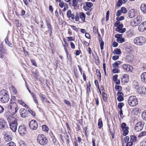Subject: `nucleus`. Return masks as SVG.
Masks as SVG:
<instances>
[{
  "instance_id": "obj_1",
  "label": "nucleus",
  "mask_w": 146,
  "mask_h": 146,
  "mask_svg": "<svg viewBox=\"0 0 146 146\" xmlns=\"http://www.w3.org/2000/svg\"><path fill=\"white\" fill-rule=\"evenodd\" d=\"M9 98L8 92L3 89L0 92V100L2 102L5 103L7 102Z\"/></svg>"
},
{
  "instance_id": "obj_2",
  "label": "nucleus",
  "mask_w": 146,
  "mask_h": 146,
  "mask_svg": "<svg viewBox=\"0 0 146 146\" xmlns=\"http://www.w3.org/2000/svg\"><path fill=\"white\" fill-rule=\"evenodd\" d=\"M37 141L40 145L45 146L47 143L48 139L44 135L40 134L37 137Z\"/></svg>"
},
{
  "instance_id": "obj_3",
  "label": "nucleus",
  "mask_w": 146,
  "mask_h": 146,
  "mask_svg": "<svg viewBox=\"0 0 146 146\" xmlns=\"http://www.w3.org/2000/svg\"><path fill=\"white\" fill-rule=\"evenodd\" d=\"M17 121L14 116L11 117L10 115V128L14 132L17 129Z\"/></svg>"
},
{
  "instance_id": "obj_4",
  "label": "nucleus",
  "mask_w": 146,
  "mask_h": 146,
  "mask_svg": "<svg viewBox=\"0 0 146 146\" xmlns=\"http://www.w3.org/2000/svg\"><path fill=\"white\" fill-rule=\"evenodd\" d=\"M145 38L143 36H139L136 37L133 40L134 43L138 46H142L145 42Z\"/></svg>"
},
{
  "instance_id": "obj_5",
  "label": "nucleus",
  "mask_w": 146,
  "mask_h": 146,
  "mask_svg": "<svg viewBox=\"0 0 146 146\" xmlns=\"http://www.w3.org/2000/svg\"><path fill=\"white\" fill-rule=\"evenodd\" d=\"M128 103L131 106L134 107L137 105L138 104V100L135 96H131L128 99Z\"/></svg>"
},
{
  "instance_id": "obj_6",
  "label": "nucleus",
  "mask_w": 146,
  "mask_h": 146,
  "mask_svg": "<svg viewBox=\"0 0 146 146\" xmlns=\"http://www.w3.org/2000/svg\"><path fill=\"white\" fill-rule=\"evenodd\" d=\"M18 110L17 105L15 103L10 104V115L11 117H15V115Z\"/></svg>"
},
{
  "instance_id": "obj_7",
  "label": "nucleus",
  "mask_w": 146,
  "mask_h": 146,
  "mask_svg": "<svg viewBox=\"0 0 146 146\" xmlns=\"http://www.w3.org/2000/svg\"><path fill=\"white\" fill-rule=\"evenodd\" d=\"M134 87L137 90V92L141 94L146 95V88L144 86L139 87L137 84L134 85Z\"/></svg>"
},
{
  "instance_id": "obj_8",
  "label": "nucleus",
  "mask_w": 146,
  "mask_h": 146,
  "mask_svg": "<svg viewBox=\"0 0 146 146\" xmlns=\"http://www.w3.org/2000/svg\"><path fill=\"white\" fill-rule=\"evenodd\" d=\"M27 128L26 126L23 125H20L18 128V131L21 135H24L27 133Z\"/></svg>"
},
{
  "instance_id": "obj_9",
  "label": "nucleus",
  "mask_w": 146,
  "mask_h": 146,
  "mask_svg": "<svg viewBox=\"0 0 146 146\" xmlns=\"http://www.w3.org/2000/svg\"><path fill=\"white\" fill-rule=\"evenodd\" d=\"M122 68L125 72H131L133 70V67L128 64H123Z\"/></svg>"
},
{
  "instance_id": "obj_10",
  "label": "nucleus",
  "mask_w": 146,
  "mask_h": 146,
  "mask_svg": "<svg viewBox=\"0 0 146 146\" xmlns=\"http://www.w3.org/2000/svg\"><path fill=\"white\" fill-rule=\"evenodd\" d=\"M30 128L32 130H36L38 127V125L36 121L34 120H31L29 123Z\"/></svg>"
},
{
  "instance_id": "obj_11",
  "label": "nucleus",
  "mask_w": 146,
  "mask_h": 146,
  "mask_svg": "<svg viewBox=\"0 0 146 146\" xmlns=\"http://www.w3.org/2000/svg\"><path fill=\"white\" fill-rule=\"evenodd\" d=\"M122 131L123 132V135L126 136L128 133L129 128L127 126L126 124L125 123H122L121 125Z\"/></svg>"
},
{
  "instance_id": "obj_12",
  "label": "nucleus",
  "mask_w": 146,
  "mask_h": 146,
  "mask_svg": "<svg viewBox=\"0 0 146 146\" xmlns=\"http://www.w3.org/2000/svg\"><path fill=\"white\" fill-rule=\"evenodd\" d=\"M143 125L141 122H139L136 124L134 129L137 132L141 131L143 128Z\"/></svg>"
},
{
  "instance_id": "obj_13",
  "label": "nucleus",
  "mask_w": 146,
  "mask_h": 146,
  "mask_svg": "<svg viewBox=\"0 0 146 146\" xmlns=\"http://www.w3.org/2000/svg\"><path fill=\"white\" fill-rule=\"evenodd\" d=\"M93 5L92 3L86 2L84 3L83 8L86 11L91 10V7Z\"/></svg>"
},
{
  "instance_id": "obj_14",
  "label": "nucleus",
  "mask_w": 146,
  "mask_h": 146,
  "mask_svg": "<svg viewBox=\"0 0 146 146\" xmlns=\"http://www.w3.org/2000/svg\"><path fill=\"white\" fill-rule=\"evenodd\" d=\"M138 29L141 32H143L146 30V21L142 22L139 25Z\"/></svg>"
},
{
  "instance_id": "obj_15",
  "label": "nucleus",
  "mask_w": 146,
  "mask_h": 146,
  "mask_svg": "<svg viewBox=\"0 0 146 146\" xmlns=\"http://www.w3.org/2000/svg\"><path fill=\"white\" fill-rule=\"evenodd\" d=\"M137 15L134 9L129 10L128 13V15L130 18H132L135 17Z\"/></svg>"
},
{
  "instance_id": "obj_16",
  "label": "nucleus",
  "mask_w": 146,
  "mask_h": 146,
  "mask_svg": "<svg viewBox=\"0 0 146 146\" xmlns=\"http://www.w3.org/2000/svg\"><path fill=\"white\" fill-rule=\"evenodd\" d=\"M59 6L61 8H64L62 9L63 12H65L68 8V5L63 1H61L59 3Z\"/></svg>"
},
{
  "instance_id": "obj_17",
  "label": "nucleus",
  "mask_w": 146,
  "mask_h": 146,
  "mask_svg": "<svg viewBox=\"0 0 146 146\" xmlns=\"http://www.w3.org/2000/svg\"><path fill=\"white\" fill-rule=\"evenodd\" d=\"M115 27H117L115 29L116 31L122 28L123 27V24L120 23V22L119 21H117L116 22L115 24Z\"/></svg>"
},
{
  "instance_id": "obj_18",
  "label": "nucleus",
  "mask_w": 146,
  "mask_h": 146,
  "mask_svg": "<svg viewBox=\"0 0 146 146\" xmlns=\"http://www.w3.org/2000/svg\"><path fill=\"white\" fill-rule=\"evenodd\" d=\"M20 112L21 117H25L27 116V111L24 108H21L20 110Z\"/></svg>"
},
{
  "instance_id": "obj_19",
  "label": "nucleus",
  "mask_w": 146,
  "mask_h": 146,
  "mask_svg": "<svg viewBox=\"0 0 146 146\" xmlns=\"http://www.w3.org/2000/svg\"><path fill=\"white\" fill-rule=\"evenodd\" d=\"M121 79L122 82H127L129 81V78L127 74H125L122 77Z\"/></svg>"
},
{
  "instance_id": "obj_20",
  "label": "nucleus",
  "mask_w": 146,
  "mask_h": 146,
  "mask_svg": "<svg viewBox=\"0 0 146 146\" xmlns=\"http://www.w3.org/2000/svg\"><path fill=\"white\" fill-rule=\"evenodd\" d=\"M4 136V141L6 142L9 141V131L5 132Z\"/></svg>"
},
{
  "instance_id": "obj_21",
  "label": "nucleus",
  "mask_w": 146,
  "mask_h": 146,
  "mask_svg": "<svg viewBox=\"0 0 146 146\" xmlns=\"http://www.w3.org/2000/svg\"><path fill=\"white\" fill-rule=\"evenodd\" d=\"M66 15L68 18H71L72 20L74 19V15L71 13V11L70 10H68L67 11Z\"/></svg>"
},
{
  "instance_id": "obj_22",
  "label": "nucleus",
  "mask_w": 146,
  "mask_h": 146,
  "mask_svg": "<svg viewBox=\"0 0 146 146\" xmlns=\"http://www.w3.org/2000/svg\"><path fill=\"white\" fill-rule=\"evenodd\" d=\"M141 81L146 83V72L143 73L141 75Z\"/></svg>"
},
{
  "instance_id": "obj_23",
  "label": "nucleus",
  "mask_w": 146,
  "mask_h": 146,
  "mask_svg": "<svg viewBox=\"0 0 146 146\" xmlns=\"http://www.w3.org/2000/svg\"><path fill=\"white\" fill-rule=\"evenodd\" d=\"M79 17L82 22H84L85 21L86 18L85 14L82 12H80L79 13Z\"/></svg>"
},
{
  "instance_id": "obj_24",
  "label": "nucleus",
  "mask_w": 146,
  "mask_h": 146,
  "mask_svg": "<svg viewBox=\"0 0 146 146\" xmlns=\"http://www.w3.org/2000/svg\"><path fill=\"white\" fill-rule=\"evenodd\" d=\"M121 63V61H116L112 64V66L113 68H117L118 67L119 65Z\"/></svg>"
},
{
  "instance_id": "obj_25",
  "label": "nucleus",
  "mask_w": 146,
  "mask_h": 146,
  "mask_svg": "<svg viewBox=\"0 0 146 146\" xmlns=\"http://www.w3.org/2000/svg\"><path fill=\"white\" fill-rule=\"evenodd\" d=\"M140 9L144 13H146V4H142L141 6Z\"/></svg>"
},
{
  "instance_id": "obj_26",
  "label": "nucleus",
  "mask_w": 146,
  "mask_h": 146,
  "mask_svg": "<svg viewBox=\"0 0 146 146\" xmlns=\"http://www.w3.org/2000/svg\"><path fill=\"white\" fill-rule=\"evenodd\" d=\"M5 50L2 48V45L0 44V58H2L3 57V53L5 52Z\"/></svg>"
},
{
  "instance_id": "obj_27",
  "label": "nucleus",
  "mask_w": 146,
  "mask_h": 146,
  "mask_svg": "<svg viewBox=\"0 0 146 146\" xmlns=\"http://www.w3.org/2000/svg\"><path fill=\"white\" fill-rule=\"evenodd\" d=\"M132 112L133 113L137 114L140 112L139 109L137 108H134L132 110Z\"/></svg>"
},
{
  "instance_id": "obj_28",
  "label": "nucleus",
  "mask_w": 146,
  "mask_h": 146,
  "mask_svg": "<svg viewBox=\"0 0 146 146\" xmlns=\"http://www.w3.org/2000/svg\"><path fill=\"white\" fill-rule=\"evenodd\" d=\"M11 93L13 94H15L17 93V91L15 88L13 86H11Z\"/></svg>"
},
{
  "instance_id": "obj_29",
  "label": "nucleus",
  "mask_w": 146,
  "mask_h": 146,
  "mask_svg": "<svg viewBox=\"0 0 146 146\" xmlns=\"http://www.w3.org/2000/svg\"><path fill=\"white\" fill-rule=\"evenodd\" d=\"M5 123L2 119H0V129L4 127Z\"/></svg>"
},
{
  "instance_id": "obj_30",
  "label": "nucleus",
  "mask_w": 146,
  "mask_h": 146,
  "mask_svg": "<svg viewBox=\"0 0 146 146\" xmlns=\"http://www.w3.org/2000/svg\"><path fill=\"white\" fill-rule=\"evenodd\" d=\"M113 54H119L121 53V51L120 49L116 48L113 51Z\"/></svg>"
},
{
  "instance_id": "obj_31",
  "label": "nucleus",
  "mask_w": 146,
  "mask_h": 146,
  "mask_svg": "<svg viewBox=\"0 0 146 146\" xmlns=\"http://www.w3.org/2000/svg\"><path fill=\"white\" fill-rule=\"evenodd\" d=\"M134 19L135 20V21H136L139 24L142 21V17L140 15H138Z\"/></svg>"
},
{
  "instance_id": "obj_32",
  "label": "nucleus",
  "mask_w": 146,
  "mask_h": 146,
  "mask_svg": "<svg viewBox=\"0 0 146 146\" xmlns=\"http://www.w3.org/2000/svg\"><path fill=\"white\" fill-rule=\"evenodd\" d=\"M78 0H73L72 5L74 7L75 9H77L78 8L77 5L78 3Z\"/></svg>"
},
{
  "instance_id": "obj_33",
  "label": "nucleus",
  "mask_w": 146,
  "mask_h": 146,
  "mask_svg": "<svg viewBox=\"0 0 146 146\" xmlns=\"http://www.w3.org/2000/svg\"><path fill=\"white\" fill-rule=\"evenodd\" d=\"M127 58L129 62H131L134 60V56L133 55L131 54L130 56L127 57Z\"/></svg>"
},
{
  "instance_id": "obj_34",
  "label": "nucleus",
  "mask_w": 146,
  "mask_h": 146,
  "mask_svg": "<svg viewBox=\"0 0 146 146\" xmlns=\"http://www.w3.org/2000/svg\"><path fill=\"white\" fill-rule=\"evenodd\" d=\"M139 23L136 22V21H135V20L133 19V20L131 21V26L133 27H135L137 26V25H138Z\"/></svg>"
},
{
  "instance_id": "obj_35",
  "label": "nucleus",
  "mask_w": 146,
  "mask_h": 146,
  "mask_svg": "<svg viewBox=\"0 0 146 146\" xmlns=\"http://www.w3.org/2000/svg\"><path fill=\"white\" fill-rule=\"evenodd\" d=\"M98 128L100 129L103 126V122L101 118H100L98 120Z\"/></svg>"
},
{
  "instance_id": "obj_36",
  "label": "nucleus",
  "mask_w": 146,
  "mask_h": 146,
  "mask_svg": "<svg viewBox=\"0 0 146 146\" xmlns=\"http://www.w3.org/2000/svg\"><path fill=\"white\" fill-rule=\"evenodd\" d=\"M130 141L132 142H135L137 140V137L134 135H131L130 136Z\"/></svg>"
},
{
  "instance_id": "obj_37",
  "label": "nucleus",
  "mask_w": 146,
  "mask_h": 146,
  "mask_svg": "<svg viewBox=\"0 0 146 146\" xmlns=\"http://www.w3.org/2000/svg\"><path fill=\"white\" fill-rule=\"evenodd\" d=\"M140 146H146V138L141 141Z\"/></svg>"
},
{
  "instance_id": "obj_38",
  "label": "nucleus",
  "mask_w": 146,
  "mask_h": 146,
  "mask_svg": "<svg viewBox=\"0 0 146 146\" xmlns=\"http://www.w3.org/2000/svg\"><path fill=\"white\" fill-rule=\"evenodd\" d=\"M47 27L49 29L48 32L50 34H51L52 32V27H51V25L49 23H47Z\"/></svg>"
},
{
  "instance_id": "obj_39",
  "label": "nucleus",
  "mask_w": 146,
  "mask_h": 146,
  "mask_svg": "<svg viewBox=\"0 0 146 146\" xmlns=\"http://www.w3.org/2000/svg\"><path fill=\"white\" fill-rule=\"evenodd\" d=\"M142 117L143 119L146 120V110L143 112L142 113Z\"/></svg>"
},
{
  "instance_id": "obj_40",
  "label": "nucleus",
  "mask_w": 146,
  "mask_h": 146,
  "mask_svg": "<svg viewBox=\"0 0 146 146\" xmlns=\"http://www.w3.org/2000/svg\"><path fill=\"white\" fill-rule=\"evenodd\" d=\"M19 143L20 146H27L25 143L21 140L19 141Z\"/></svg>"
},
{
  "instance_id": "obj_41",
  "label": "nucleus",
  "mask_w": 146,
  "mask_h": 146,
  "mask_svg": "<svg viewBox=\"0 0 146 146\" xmlns=\"http://www.w3.org/2000/svg\"><path fill=\"white\" fill-rule=\"evenodd\" d=\"M42 129L44 131L48 132V127L45 125H43L42 126Z\"/></svg>"
},
{
  "instance_id": "obj_42",
  "label": "nucleus",
  "mask_w": 146,
  "mask_h": 146,
  "mask_svg": "<svg viewBox=\"0 0 146 146\" xmlns=\"http://www.w3.org/2000/svg\"><path fill=\"white\" fill-rule=\"evenodd\" d=\"M117 42L119 43H121L124 42L125 41V40L124 38H122V37L117 38L116 40Z\"/></svg>"
},
{
  "instance_id": "obj_43",
  "label": "nucleus",
  "mask_w": 146,
  "mask_h": 146,
  "mask_svg": "<svg viewBox=\"0 0 146 146\" xmlns=\"http://www.w3.org/2000/svg\"><path fill=\"white\" fill-rule=\"evenodd\" d=\"M121 12L123 13H126L127 12V10L126 8L124 7H122L121 8Z\"/></svg>"
},
{
  "instance_id": "obj_44",
  "label": "nucleus",
  "mask_w": 146,
  "mask_h": 146,
  "mask_svg": "<svg viewBox=\"0 0 146 146\" xmlns=\"http://www.w3.org/2000/svg\"><path fill=\"white\" fill-rule=\"evenodd\" d=\"M102 95L104 100L105 102L107 101V95L104 92H103L102 93Z\"/></svg>"
},
{
  "instance_id": "obj_45",
  "label": "nucleus",
  "mask_w": 146,
  "mask_h": 146,
  "mask_svg": "<svg viewBox=\"0 0 146 146\" xmlns=\"http://www.w3.org/2000/svg\"><path fill=\"white\" fill-rule=\"evenodd\" d=\"M4 115L7 118L8 122H9V111H6Z\"/></svg>"
},
{
  "instance_id": "obj_46",
  "label": "nucleus",
  "mask_w": 146,
  "mask_h": 146,
  "mask_svg": "<svg viewBox=\"0 0 146 146\" xmlns=\"http://www.w3.org/2000/svg\"><path fill=\"white\" fill-rule=\"evenodd\" d=\"M32 96L35 102L37 104H38V101L36 100V95L33 93L32 94Z\"/></svg>"
},
{
  "instance_id": "obj_47",
  "label": "nucleus",
  "mask_w": 146,
  "mask_h": 146,
  "mask_svg": "<svg viewBox=\"0 0 146 146\" xmlns=\"http://www.w3.org/2000/svg\"><path fill=\"white\" fill-rule=\"evenodd\" d=\"M119 70L117 68H114L112 70V72L113 73H118L119 72Z\"/></svg>"
},
{
  "instance_id": "obj_48",
  "label": "nucleus",
  "mask_w": 146,
  "mask_h": 146,
  "mask_svg": "<svg viewBox=\"0 0 146 146\" xmlns=\"http://www.w3.org/2000/svg\"><path fill=\"white\" fill-rule=\"evenodd\" d=\"M146 135V131H144L141 132L138 135V137H141Z\"/></svg>"
},
{
  "instance_id": "obj_49",
  "label": "nucleus",
  "mask_w": 146,
  "mask_h": 146,
  "mask_svg": "<svg viewBox=\"0 0 146 146\" xmlns=\"http://www.w3.org/2000/svg\"><path fill=\"white\" fill-rule=\"evenodd\" d=\"M124 105V104L123 103H119L118 105V108L120 110L122 109V108Z\"/></svg>"
},
{
  "instance_id": "obj_50",
  "label": "nucleus",
  "mask_w": 146,
  "mask_h": 146,
  "mask_svg": "<svg viewBox=\"0 0 146 146\" xmlns=\"http://www.w3.org/2000/svg\"><path fill=\"white\" fill-rule=\"evenodd\" d=\"M123 3V2L122 0H119L117 2V5L118 7H120L122 5Z\"/></svg>"
},
{
  "instance_id": "obj_51",
  "label": "nucleus",
  "mask_w": 146,
  "mask_h": 146,
  "mask_svg": "<svg viewBox=\"0 0 146 146\" xmlns=\"http://www.w3.org/2000/svg\"><path fill=\"white\" fill-rule=\"evenodd\" d=\"M96 72L97 76L99 77L98 78L101 79V75L100 70L99 69H97L96 70Z\"/></svg>"
},
{
  "instance_id": "obj_52",
  "label": "nucleus",
  "mask_w": 146,
  "mask_h": 146,
  "mask_svg": "<svg viewBox=\"0 0 146 146\" xmlns=\"http://www.w3.org/2000/svg\"><path fill=\"white\" fill-rule=\"evenodd\" d=\"M115 88L116 90H117L118 91H120L122 89L121 87L119 86L116 85L115 86Z\"/></svg>"
},
{
  "instance_id": "obj_53",
  "label": "nucleus",
  "mask_w": 146,
  "mask_h": 146,
  "mask_svg": "<svg viewBox=\"0 0 146 146\" xmlns=\"http://www.w3.org/2000/svg\"><path fill=\"white\" fill-rule=\"evenodd\" d=\"M15 96H12L11 97V101H10L11 102L10 103V104H11V102H12V103H15Z\"/></svg>"
},
{
  "instance_id": "obj_54",
  "label": "nucleus",
  "mask_w": 146,
  "mask_h": 146,
  "mask_svg": "<svg viewBox=\"0 0 146 146\" xmlns=\"http://www.w3.org/2000/svg\"><path fill=\"white\" fill-rule=\"evenodd\" d=\"M117 100L119 101H121L123 100V98L122 96H118Z\"/></svg>"
},
{
  "instance_id": "obj_55",
  "label": "nucleus",
  "mask_w": 146,
  "mask_h": 146,
  "mask_svg": "<svg viewBox=\"0 0 146 146\" xmlns=\"http://www.w3.org/2000/svg\"><path fill=\"white\" fill-rule=\"evenodd\" d=\"M116 19L117 21H121L124 19V17L123 16H121L119 17H117Z\"/></svg>"
},
{
  "instance_id": "obj_56",
  "label": "nucleus",
  "mask_w": 146,
  "mask_h": 146,
  "mask_svg": "<svg viewBox=\"0 0 146 146\" xmlns=\"http://www.w3.org/2000/svg\"><path fill=\"white\" fill-rule=\"evenodd\" d=\"M122 13L120 10H118L116 13V15L117 17L120 16Z\"/></svg>"
},
{
  "instance_id": "obj_57",
  "label": "nucleus",
  "mask_w": 146,
  "mask_h": 146,
  "mask_svg": "<svg viewBox=\"0 0 146 146\" xmlns=\"http://www.w3.org/2000/svg\"><path fill=\"white\" fill-rule=\"evenodd\" d=\"M64 102L68 106H70L71 105L70 102L68 100H64Z\"/></svg>"
},
{
  "instance_id": "obj_58",
  "label": "nucleus",
  "mask_w": 146,
  "mask_h": 146,
  "mask_svg": "<svg viewBox=\"0 0 146 146\" xmlns=\"http://www.w3.org/2000/svg\"><path fill=\"white\" fill-rule=\"evenodd\" d=\"M119 58V56L118 55H115L112 57V59L113 60H116Z\"/></svg>"
},
{
  "instance_id": "obj_59",
  "label": "nucleus",
  "mask_w": 146,
  "mask_h": 146,
  "mask_svg": "<svg viewBox=\"0 0 146 146\" xmlns=\"http://www.w3.org/2000/svg\"><path fill=\"white\" fill-rule=\"evenodd\" d=\"M29 112L32 114V115L33 116H35V112L33 111L32 110H31L30 109L29 110Z\"/></svg>"
},
{
  "instance_id": "obj_60",
  "label": "nucleus",
  "mask_w": 146,
  "mask_h": 146,
  "mask_svg": "<svg viewBox=\"0 0 146 146\" xmlns=\"http://www.w3.org/2000/svg\"><path fill=\"white\" fill-rule=\"evenodd\" d=\"M125 30L126 29L125 28H122L117 31L119 33H123L125 31Z\"/></svg>"
},
{
  "instance_id": "obj_61",
  "label": "nucleus",
  "mask_w": 146,
  "mask_h": 146,
  "mask_svg": "<svg viewBox=\"0 0 146 146\" xmlns=\"http://www.w3.org/2000/svg\"><path fill=\"white\" fill-rule=\"evenodd\" d=\"M129 140V137L128 136H126L124 138V142L125 143L127 142Z\"/></svg>"
},
{
  "instance_id": "obj_62",
  "label": "nucleus",
  "mask_w": 146,
  "mask_h": 146,
  "mask_svg": "<svg viewBox=\"0 0 146 146\" xmlns=\"http://www.w3.org/2000/svg\"><path fill=\"white\" fill-rule=\"evenodd\" d=\"M122 37V35L119 34H117L115 35V37L117 38Z\"/></svg>"
},
{
  "instance_id": "obj_63",
  "label": "nucleus",
  "mask_w": 146,
  "mask_h": 146,
  "mask_svg": "<svg viewBox=\"0 0 146 146\" xmlns=\"http://www.w3.org/2000/svg\"><path fill=\"white\" fill-rule=\"evenodd\" d=\"M40 97L42 99V100H44L46 99V97L45 95L42 94H40Z\"/></svg>"
},
{
  "instance_id": "obj_64",
  "label": "nucleus",
  "mask_w": 146,
  "mask_h": 146,
  "mask_svg": "<svg viewBox=\"0 0 146 146\" xmlns=\"http://www.w3.org/2000/svg\"><path fill=\"white\" fill-rule=\"evenodd\" d=\"M133 144L132 142L130 141L129 142H127V143L126 145V146H131Z\"/></svg>"
}]
</instances>
